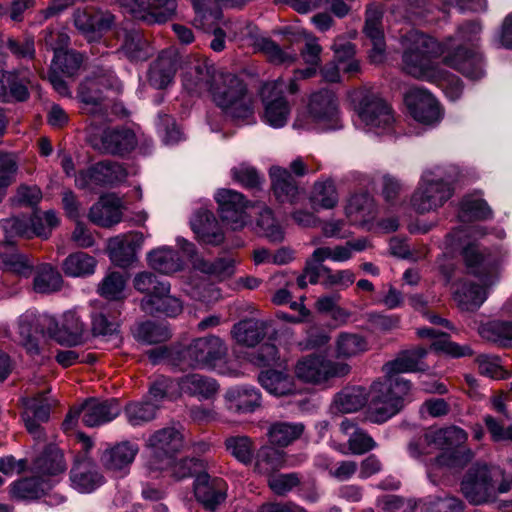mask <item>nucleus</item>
I'll return each instance as SVG.
<instances>
[{
	"label": "nucleus",
	"mask_w": 512,
	"mask_h": 512,
	"mask_svg": "<svg viewBox=\"0 0 512 512\" xmlns=\"http://www.w3.org/2000/svg\"><path fill=\"white\" fill-rule=\"evenodd\" d=\"M168 281L160 280L155 274L148 271L137 273L133 279L134 288L145 296L155 295L158 290L166 289Z\"/></svg>",
	"instance_id": "62"
},
{
	"label": "nucleus",
	"mask_w": 512,
	"mask_h": 512,
	"mask_svg": "<svg viewBox=\"0 0 512 512\" xmlns=\"http://www.w3.org/2000/svg\"><path fill=\"white\" fill-rule=\"evenodd\" d=\"M220 73L211 61L205 58L195 59L183 73V87L191 94H210Z\"/></svg>",
	"instance_id": "14"
},
{
	"label": "nucleus",
	"mask_w": 512,
	"mask_h": 512,
	"mask_svg": "<svg viewBox=\"0 0 512 512\" xmlns=\"http://www.w3.org/2000/svg\"><path fill=\"white\" fill-rule=\"evenodd\" d=\"M63 285L60 272L51 264L43 263L36 268L33 289L37 293L50 294L59 291Z\"/></svg>",
	"instance_id": "45"
},
{
	"label": "nucleus",
	"mask_w": 512,
	"mask_h": 512,
	"mask_svg": "<svg viewBox=\"0 0 512 512\" xmlns=\"http://www.w3.org/2000/svg\"><path fill=\"white\" fill-rule=\"evenodd\" d=\"M490 216L491 210L482 199L467 197L461 203L459 218L463 222L487 219Z\"/></svg>",
	"instance_id": "59"
},
{
	"label": "nucleus",
	"mask_w": 512,
	"mask_h": 512,
	"mask_svg": "<svg viewBox=\"0 0 512 512\" xmlns=\"http://www.w3.org/2000/svg\"><path fill=\"white\" fill-rule=\"evenodd\" d=\"M467 440V433L456 426L441 429H429L425 432L420 445H427L441 450L442 453L430 463L429 474L444 475L446 472L463 467L472 458V452L462 447ZM409 453L412 457L428 454L430 450L421 451L419 444L410 443Z\"/></svg>",
	"instance_id": "3"
},
{
	"label": "nucleus",
	"mask_w": 512,
	"mask_h": 512,
	"mask_svg": "<svg viewBox=\"0 0 512 512\" xmlns=\"http://www.w3.org/2000/svg\"><path fill=\"white\" fill-rule=\"evenodd\" d=\"M210 95L215 104L235 119H248L253 114L252 98L245 83L232 73L218 76Z\"/></svg>",
	"instance_id": "5"
},
{
	"label": "nucleus",
	"mask_w": 512,
	"mask_h": 512,
	"mask_svg": "<svg viewBox=\"0 0 512 512\" xmlns=\"http://www.w3.org/2000/svg\"><path fill=\"white\" fill-rule=\"evenodd\" d=\"M83 62V55L73 50L63 51L54 55L51 68L65 75L73 76Z\"/></svg>",
	"instance_id": "61"
},
{
	"label": "nucleus",
	"mask_w": 512,
	"mask_h": 512,
	"mask_svg": "<svg viewBox=\"0 0 512 512\" xmlns=\"http://www.w3.org/2000/svg\"><path fill=\"white\" fill-rule=\"evenodd\" d=\"M137 145L134 132L125 127L108 128L101 137V143L96 146L99 150L108 154L122 155L130 152Z\"/></svg>",
	"instance_id": "28"
},
{
	"label": "nucleus",
	"mask_w": 512,
	"mask_h": 512,
	"mask_svg": "<svg viewBox=\"0 0 512 512\" xmlns=\"http://www.w3.org/2000/svg\"><path fill=\"white\" fill-rule=\"evenodd\" d=\"M226 408L237 414L253 413L261 406L260 391L250 385L234 386L224 394Z\"/></svg>",
	"instance_id": "22"
},
{
	"label": "nucleus",
	"mask_w": 512,
	"mask_h": 512,
	"mask_svg": "<svg viewBox=\"0 0 512 512\" xmlns=\"http://www.w3.org/2000/svg\"><path fill=\"white\" fill-rule=\"evenodd\" d=\"M18 163L15 155L0 153V203L7 194L8 187L16 181Z\"/></svg>",
	"instance_id": "57"
},
{
	"label": "nucleus",
	"mask_w": 512,
	"mask_h": 512,
	"mask_svg": "<svg viewBox=\"0 0 512 512\" xmlns=\"http://www.w3.org/2000/svg\"><path fill=\"white\" fill-rule=\"evenodd\" d=\"M259 50L274 64L290 65L297 59L296 53L283 50L277 43L268 38H262L257 44Z\"/></svg>",
	"instance_id": "58"
},
{
	"label": "nucleus",
	"mask_w": 512,
	"mask_h": 512,
	"mask_svg": "<svg viewBox=\"0 0 512 512\" xmlns=\"http://www.w3.org/2000/svg\"><path fill=\"white\" fill-rule=\"evenodd\" d=\"M409 390L410 383L403 377L390 375L386 379V419L403 408Z\"/></svg>",
	"instance_id": "37"
},
{
	"label": "nucleus",
	"mask_w": 512,
	"mask_h": 512,
	"mask_svg": "<svg viewBox=\"0 0 512 512\" xmlns=\"http://www.w3.org/2000/svg\"><path fill=\"white\" fill-rule=\"evenodd\" d=\"M309 200L315 210L333 209L339 201L334 182L331 179L316 181L312 187Z\"/></svg>",
	"instance_id": "44"
},
{
	"label": "nucleus",
	"mask_w": 512,
	"mask_h": 512,
	"mask_svg": "<svg viewBox=\"0 0 512 512\" xmlns=\"http://www.w3.org/2000/svg\"><path fill=\"white\" fill-rule=\"evenodd\" d=\"M121 50L131 61H144L152 55V50L143 34L135 29H123Z\"/></svg>",
	"instance_id": "41"
},
{
	"label": "nucleus",
	"mask_w": 512,
	"mask_h": 512,
	"mask_svg": "<svg viewBox=\"0 0 512 512\" xmlns=\"http://www.w3.org/2000/svg\"><path fill=\"white\" fill-rule=\"evenodd\" d=\"M423 512H464L463 502L454 496L437 497L427 500Z\"/></svg>",
	"instance_id": "64"
},
{
	"label": "nucleus",
	"mask_w": 512,
	"mask_h": 512,
	"mask_svg": "<svg viewBox=\"0 0 512 512\" xmlns=\"http://www.w3.org/2000/svg\"><path fill=\"white\" fill-rule=\"evenodd\" d=\"M109 85V77L95 75L87 77L78 88L77 97L85 105L89 113H103V91Z\"/></svg>",
	"instance_id": "24"
},
{
	"label": "nucleus",
	"mask_w": 512,
	"mask_h": 512,
	"mask_svg": "<svg viewBox=\"0 0 512 512\" xmlns=\"http://www.w3.org/2000/svg\"><path fill=\"white\" fill-rule=\"evenodd\" d=\"M237 260L233 257H220L213 261L196 256L192 262L194 269L218 281L226 280L235 273Z\"/></svg>",
	"instance_id": "38"
},
{
	"label": "nucleus",
	"mask_w": 512,
	"mask_h": 512,
	"mask_svg": "<svg viewBox=\"0 0 512 512\" xmlns=\"http://www.w3.org/2000/svg\"><path fill=\"white\" fill-rule=\"evenodd\" d=\"M336 408L342 413H352L368 404L366 419L373 423L384 422V383L375 381L369 390L362 386L342 389L334 398Z\"/></svg>",
	"instance_id": "6"
},
{
	"label": "nucleus",
	"mask_w": 512,
	"mask_h": 512,
	"mask_svg": "<svg viewBox=\"0 0 512 512\" xmlns=\"http://www.w3.org/2000/svg\"><path fill=\"white\" fill-rule=\"evenodd\" d=\"M383 6L370 3L366 8L364 33L372 42L369 57L374 63L384 61V35L382 30Z\"/></svg>",
	"instance_id": "21"
},
{
	"label": "nucleus",
	"mask_w": 512,
	"mask_h": 512,
	"mask_svg": "<svg viewBox=\"0 0 512 512\" xmlns=\"http://www.w3.org/2000/svg\"><path fill=\"white\" fill-rule=\"evenodd\" d=\"M129 245L120 235L111 238L108 242L111 261L121 267L131 264L135 259V253Z\"/></svg>",
	"instance_id": "60"
},
{
	"label": "nucleus",
	"mask_w": 512,
	"mask_h": 512,
	"mask_svg": "<svg viewBox=\"0 0 512 512\" xmlns=\"http://www.w3.org/2000/svg\"><path fill=\"white\" fill-rule=\"evenodd\" d=\"M191 228L197 237L206 244L219 245L224 241V234L218 228L214 214L208 210H198L191 221Z\"/></svg>",
	"instance_id": "32"
},
{
	"label": "nucleus",
	"mask_w": 512,
	"mask_h": 512,
	"mask_svg": "<svg viewBox=\"0 0 512 512\" xmlns=\"http://www.w3.org/2000/svg\"><path fill=\"white\" fill-rule=\"evenodd\" d=\"M122 213L117 201L102 198L89 211V219L102 227H110L121 221Z\"/></svg>",
	"instance_id": "46"
},
{
	"label": "nucleus",
	"mask_w": 512,
	"mask_h": 512,
	"mask_svg": "<svg viewBox=\"0 0 512 512\" xmlns=\"http://www.w3.org/2000/svg\"><path fill=\"white\" fill-rule=\"evenodd\" d=\"M215 199L222 221L233 230L242 229L248 223L249 216L246 210L249 207V201L242 193L232 189H220Z\"/></svg>",
	"instance_id": "15"
},
{
	"label": "nucleus",
	"mask_w": 512,
	"mask_h": 512,
	"mask_svg": "<svg viewBox=\"0 0 512 512\" xmlns=\"http://www.w3.org/2000/svg\"><path fill=\"white\" fill-rule=\"evenodd\" d=\"M88 333L85 324L80 317L73 311H68L63 316L61 328L56 322V330L53 334H49L50 338H54L57 342L67 346H77L82 344L87 338Z\"/></svg>",
	"instance_id": "27"
},
{
	"label": "nucleus",
	"mask_w": 512,
	"mask_h": 512,
	"mask_svg": "<svg viewBox=\"0 0 512 512\" xmlns=\"http://www.w3.org/2000/svg\"><path fill=\"white\" fill-rule=\"evenodd\" d=\"M350 372V366L312 354L299 359L295 365L298 379L311 384H321L333 377H342Z\"/></svg>",
	"instance_id": "10"
},
{
	"label": "nucleus",
	"mask_w": 512,
	"mask_h": 512,
	"mask_svg": "<svg viewBox=\"0 0 512 512\" xmlns=\"http://www.w3.org/2000/svg\"><path fill=\"white\" fill-rule=\"evenodd\" d=\"M7 77V99L3 102H10L12 100L24 102L28 100L30 93L27 87L28 80L19 79V72L17 70L9 71L5 74Z\"/></svg>",
	"instance_id": "63"
},
{
	"label": "nucleus",
	"mask_w": 512,
	"mask_h": 512,
	"mask_svg": "<svg viewBox=\"0 0 512 512\" xmlns=\"http://www.w3.org/2000/svg\"><path fill=\"white\" fill-rule=\"evenodd\" d=\"M171 285L168 282L164 291L158 290L155 295L144 296L140 301V308L150 315L163 314L176 317L183 311L182 301L170 294Z\"/></svg>",
	"instance_id": "23"
},
{
	"label": "nucleus",
	"mask_w": 512,
	"mask_h": 512,
	"mask_svg": "<svg viewBox=\"0 0 512 512\" xmlns=\"http://www.w3.org/2000/svg\"><path fill=\"white\" fill-rule=\"evenodd\" d=\"M267 323L257 319H245L236 323L232 328V336L237 343L254 347L266 335Z\"/></svg>",
	"instance_id": "40"
},
{
	"label": "nucleus",
	"mask_w": 512,
	"mask_h": 512,
	"mask_svg": "<svg viewBox=\"0 0 512 512\" xmlns=\"http://www.w3.org/2000/svg\"><path fill=\"white\" fill-rule=\"evenodd\" d=\"M453 194L451 184L442 178L440 169L426 171L414 192L411 203L419 213H428L444 205Z\"/></svg>",
	"instance_id": "8"
},
{
	"label": "nucleus",
	"mask_w": 512,
	"mask_h": 512,
	"mask_svg": "<svg viewBox=\"0 0 512 512\" xmlns=\"http://www.w3.org/2000/svg\"><path fill=\"white\" fill-rule=\"evenodd\" d=\"M120 411L121 407L116 399L105 401L89 399L80 408L71 409L66 415L62 426L65 430L72 429L80 415L85 426H99L115 419L120 414Z\"/></svg>",
	"instance_id": "11"
},
{
	"label": "nucleus",
	"mask_w": 512,
	"mask_h": 512,
	"mask_svg": "<svg viewBox=\"0 0 512 512\" xmlns=\"http://www.w3.org/2000/svg\"><path fill=\"white\" fill-rule=\"evenodd\" d=\"M228 353L225 342L216 335L193 339L179 351L183 365L194 369H213L223 361Z\"/></svg>",
	"instance_id": "7"
},
{
	"label": "nucleus",
	"mask_w": 512,
	"mask_h": 512,
	"mask_svg": "<svg viewBox=\"0 0 512 512\" xmlns=\"http://www.w3.org/2000/svg\"><path fill=\"white\" fill-rule=\"evenodd\" d=\"M271 189L279 202L295 203L299 196L296 180L287 168L272 166L269 169Z\"/></svg>",
	"instance_id": "30"
},
{
	"label": "nucleus",
	"mask_w": 512,
	"mask_h": 512,
	"mask_svg": "<svg viewBox=\"0 0 512 512\" xmlns=\"http://www.w3.org/2000/svg\"><path fill=\"white\" fill-rule=\"evenodd\" d=\"M512 487V474L496 465L477 463L471 466L461 481L464 497L474 505L493 502Z\"/></svg>",
	"instance_id": "4"
},
{
	"label": "nucleus",
	"mask_w": 512,
	"mask_h": 512,
	"mask_svg": "<svg viewBox=\"0 0 512 512\" xmlns=\"http://www.w3.org/2000/svg\"><path fill=\"white\" fill-rule=\"evenodd\" d=\"M138 451L137 444L124 441L106 449L101 456V462L110 471L126 473Z\"/></svg>",
	"instance_id": "29"
},
{
	"label": "nucleus",
	"mask_w": 512,
	"mask_h": 512,
	"mask_svg": "<svg viewBox=\"0 0 512 512\" xmlns=\"http://www.w3.org/2000/svg\"><path fill=\"white\" fill-rule=\"evenodd\" d=\"M368 350V343L364 337L356 333L341 332L335 340L337 358L348 359L358 356Z\"/></svg>",
	"instance_id": "48"
},
{
	"label": "nucleus",
	"mask_w": 512,
	"mask_h": 512,
	"mask_svg": "<svg viewBox=\"0 0 512 512\" xmlns=\"http://www.w3.org/2000/svg\"><path fill=\"white\" fill-rule=\"evenodd\" d=\"M463 259L469 275L479 283L469 279H461L454 289V299L465 311L477 310L487 299L488 290L500 280V260L481 250L475 243H469L462 251Z\"/></svg>",
	"instance_id": "2"
},
{
	"label": "nucleus",
	"mask_w": 512,
	"mask_h": 512,
	"mask_svg": "<svg viewBox=\"0 0 512 512\" xmlns=\"http://www.w3.org/2000/svg\"><path fill=\"white\" fill-rule=\"evenodd\" d=\"M405 101L412 117L422 124L433 125L442 118L438 101L424 88H411L405 96Z\"/></svg>",
	"instance_id": "17"
},
{
	"label": "nucleus",
	"mask_w": 512,
	"mask_h": 512,
	"mask_svg": "<svg viewBox=\"0 0 512 512\" xmlns=\"http://www.w3.org/2000/svg\"><path fill=\"white\" fill-rule=\"evenodd\" d=\"M308 112L312 120L323 129L339 127L337 101L330 90L322 89L313 93L308 104Z\"/></svg>",
	"instance_id": "20"
},
{
	"label": "nucleus",
	"mask_w": 512,
	"mask_h": 512,
	"mask_svg": "<svg viewBox=\"0 0 512 512\" xmlns=\"http://www.w3.org/2000/svg\"><path fill=\"white\" fill-rule=\"evenodd\" d=\"M178 63L179 57L175 50L162 51L150 67L149 83L157 89L167 87L174 78Z\"/></svg>",
	"instance_id": "26"
},
{
	"label": "nucleus",
	"mask_w": 512,
	"mask_h": 512,
	"mask_svg": "<svg viewBox=\"0 0 512 512\" xmlns=\"http://www.w3.org/2000/svg\"><path fill=\"white\" fill-rule=\"evenodd\" d=\"M256 225L270 242H281L284 239V231L274 218L270 208L264 207L258 215Z\"/></svg>",
	"instance_id": "56"
},
{
	"label": "nucleus",
	"mask_w": 512,
	"mask_h": 512,
	"mask_svg": "<svg viewBox=\"0 0 512 512\" xmlns=\"http://www.w3.org/2000/svg\"><path fill=\"white\" fill-rule=\"evenodd\" d=\"M183 445L184 437L180 429L169 426L155 431L146 441L150 451L149 468L157 471L170 467Z\"/></svg>",
	"instance_id": "9"
},
{
	"label": "nucleus",
	"mask_w": 512,
	"mask_h": 512,
	"mask_svg": "<svg viewBox=\"0 0 512 512\" xmlns=\"http://www.w3.org/2000/svg\"><path fill=\"white\" fill-rule=\"evenodd\" d=\"M254 472L271 477L286 465V454L272 446H262L254 455Z\"/></svg>",
	"instance_id": "39"
},
{
	"label": "nucleus",
	"mask_w": 512,
	"mask_h": 512,
	"mask_svg": "<svg viewBox=\"0 0 512 512\" xmlns=\"http://www.w3.org/2000/svg\"><path fill=\"white\" fill-rule=\"evenodd\" d=\"M224 446L227 452L240 463L246 466L252 464L255 454V443L249 436H229L225 439Z\"/></svg>",
	"instance_id": "49"
},
{
	"label": "nucleus",
	"mask_w": 512,
	"mask_h": 512,
	"mask_svg": "<svg viewBox=\"0 0 512 512\" xmlns=\"http://www.w3.org/2000/svg\"><path fill=\"white\" fill-rule=\"evenodd\" d=\"M427 353L428 351L423 347L402 351L394 360L386 363V369L397 374L425 371L428 368L424 362Z\"/></svg>",
	"instance_id": "36"
},
{
	"label": "nucleus",
	"mask_w": 512,
	"mask_h": 512,
	"mask_svg": "<svg viewBox=\"0 0 512 512\" xmlns=\"http://www.w3.org/2000/svg\"><path fill=\"white\" fill-rule=\"evenodd\" d=\"M376 212L374 199L367 193L351 196L345 207L346 217L352 224L369 223L375 218Z\"/></svg>",
	"instance_id": "34"
},
{
	"label": "nucleus",
	"mask_w": 512,
	"mask_h": 512,
	"mask_svg": "<svg viewBox=\"0 0 512 512\" xmlns=\"http://www.w3.org/2000/svg\"><path fill=\"white\" fill-rule=\"evenodd\" d=\"M53 485L51 478H43L34 473L31 477L13 482L10 486V494L19 500H35L44 496Z\"/></svg>",
	"instance_id": "31"
},
{
	"label": "nucleus",
	"mask_w": 512,
	"mask_h": 512,
	"mask_svg": "<svg viewBox=\"0 0 512 512\" xmlns=\"http://www.w3.org/2000/svg\"><path fill=\"white\" fill-rule=\"evenodd\" d=\"M133 335L137 341L145 344H157L170 338V332L165 326L152 321L137 324Z\"/></svg>",
	"instance_id": "53"
},
{
	"label": "nucleus",
	"mask_w": 512,
	"mask_h": 512,
	"mask_svg": "<svg viewBox=\"0 0 512 512\" xmlns=\"http://www.w3.org/2000/svg\"><path fill=\"white\" fill-rule=\"evenodd\" d=\"M355 112L361 123L368 129H378L383 122L384 102L379 88H362L352 95Z\"/></svg>",
	"instance_id": "13"
},
{
	"label": "nucleus",
	"mask_w": 512,
	"mask_h": 512,
	"mask_svg": "<svg viewBox=\"0 0 512 512\" xmlns=\"http://www.w3.org/2000/svg\"><path fill=\"white\" fill-rule=\"evenodd\" d=\"M480 335L503 346H512V324L505 321H492L479 329Z\"/></svg>",
	"instance_id": "54"
},
{
	"label": "nucleus",
	"mask_w": 512,
	"mask_h": 512,
	"mask_svg": "<svg viewBox=\"0 0 512 512\" xmlns=\"http://www.w3.org/2000/svg\"><path fill=\"white\" fill-rule=\"evenodd\" d=\"M135 19L148 24L165 23L176 10L175 0H121Z\"/></svg>",
	"instance_id": "19"
},
{
	"label": "nucleus",
	"mask_w": 512,
	"mask_h": 512,
	"mask_svg": "<svg viewBox=\"0 0 512 512\" xmlns=\"http://www.w3.org/2000/svg\"><path fill=\"white\" fill-rule=\"evenodd\" d=\"M97 266L95 257L85 252L69 254L62 262L61 268L67 277H88L94 274Z\"/></svg>",
	"instance_id": "42"
},
{
	"label": "nucleus",
	"mask_w": 512,
	"mask_h": 512,
	"mask_svg": "<svg viewBox=\"0 0 512 512\" xmlns=\"http://www.w3.org/2000/svg\"><path fill=\"white\" fill-rule=\"evenodd\" d=\"M258 380L265 390L275 396H286L296 391L294 378L286 370L262 371Z\"/></svg>",
	"instance_id": "35"
},
{
	"label": "nucleus",
	"mask_w": 512,
	"mask_h": 512,
	"mask_svg": "<svg viewBox=\"0 0 512 512\" xmlns=\"http://www.w3.org/2000/svg\"><path fill=\"white\" fill-rule=\"evenodd\" d=\"M149 266L163 274H172L182 268L179 254L170 248H158L148 254Z\"/></svg>",
	"instance_id": "47"
},
{
	"label": "nucleus",
	"mask_w": 512,
	"mask_h": 512,
	"mask_svg": "<svg viewBox=\"0 0 512 512\" xmlns=\"http://www.w3.org/2000/svg\"><path fill=\"white\" fill-rule=\"evenodd\" d=\"M178 387L182 393L200 400L212 398L219 388L214 379L197 373L181 377L178 380Z\"/></svg>",
	"instance_id": "33"
},
{
	"label": "nucleus",
	"mask_w": 512,
	"mask_h": 512,
	"mask_svg": "<svg viewBox=\"0 0 512 512\" xmlns=\"http://www.w3.org/2000/svg\"><path fill=\"white\" fill-rule=\"evenodd\" d=\"M159 405L152 401H140L129 403L124 410L126 419L132 426H140L156 416Z\"/></svg>",
	"instance_id": "51"
},
{
	"label": "nucleus",
	"mask_w": 512,
	"mask_h": 512,
	"mask_svg": "<svg viewBox=\"0 0 512 512\" xmlns=\"http://www.w3.org/2000/svg\"><path fill=\"white\" fill-rule=\"evenodd\" d=\"M284 87V80L278 78L265 83L261 89V96L265 103L264 119L276 128L286 124L290 113V106L283 96Z\"/></svg>",
	"instance_id": "16"
},
{
	"label": "nucleus",
	"mask_w": 512,
	"mask_h": 512,
	"mask_svg": "<svg viewBox=\"0 0 512 512\" xmlns=\"http://www.w3.org/2000/svg\"><path fill=\"white\" fill-rule=\"evenodd\" d=\"M127 176L123 166L116 162L102 161L87 170L80 171L75 179L78 188L85 189L92 186L113 185L125 180Z\"/></svg>",
	"instance_id": "18"
},
{
	"label": "nucleus",
	"mask_w": 512,
	"mask_h": 512,
	"mask_svg": "<svg viewBox=\"0 0 512 512\" xmlns=\"http://www.w3.org/2000/svg\"><path fill=\"white\" fill-rule=\"evenodd\" d=\"M195 497L206 508L214 510L226 497V483L223 479L199 474L194 484Z\"/></svg>",
	"instance_id": "25"
},
{
	"label": "nucleus",
	"mask_w": 512,
	"mask_h": 512,
	"mask_svg": "<svg viewBox=\"0 0 512 512\" xmlns=\"http://www.w3.org/2000/svg\"><path fill=\"white\" fill-rule=\"evenodd\" d=\"M65 470L63 455L58 451L45 452L34 461L33 473L43 478L57 475Z\"/></svg>",
	"instance_id": "52"
},
{
	"label": "nucleus",
	"mask_w": 512,
	"mask_h": 512,
	"mask_svg": "<svg viewBox=\"0 0 512 512\" xmlns=\"http://www.w3.org/2000/svg\"><path fill=\"white\" fill-rule=\"evenodd\" d=\"M480 31L481 27L477 23H467L443 42L419 31H411L405 37L403 61L406 72L438 85L450 100H457L462 93L461 81L433 62V59L442 56L445 65L467 78L480 79L484 75L482 56L478 51Z\"/></svg>",
	"instance_id": "1"
},
{
	"label": "nucleus",
	"mask_w": 512,
	"mask_h": 512,
	"mask_svg": "<svg viewBox=\"0 0 512 512\" xmlns=\"http://www.w3.org/2000/svg\"><path fill=\"white\" fill-rule=\"evenodd\" d=\"M126 279L121 272H110L98 284L97 292L102 297L109 300L123 299Z\"/></svg>",
	"instance_id": "55"
},
{
	"label": "nucleus",
	"mask_w": 512,
	"mask_h": 512,
	"mask_svg": "<svg viewBox=\"0 0 512 512\" xmlns=\"http://www.w3.org/2000/svg\"><path fill=\"white\" fill-rule=\"evenodd\" d=\"M304 425L301 423L277 422L271 425L268 436L271 443L287 446L301 436Z\"/></svg>",
	"instance_id": "50"
},
{
	"label": "nucleus",
	"mask_w": 512,
	"mask_h": 512,
	"mask_svg": "<svg viewBox=\"0 0 512 512\" xmlns=\"http://www.w3.org/2000/svg\"><path fill=\"white\" fill-rule=\"evenodd\" d=\"M73 487L81 493H90L103 483V477L88 463H79L70 472Z\"/></svg>",
	"instance_id": "43"
},
{
	"label": "nucleus",
	"mask_w": 512,
	"mask_h": 512,
	"mask_svg": "<svg viewBox=\"0 0 512 512\" xmlns=\"http://www.w3.org/2000/svg\"><path fill=\"white\" fill-rule=\"evenodd\" d=\"M55 330L56 319L49 315L26 311L18 320L19 341L31 355L40 353V338L49 337Z\"/></svg>",
	"instance_id": "12"
}]
</instances>
